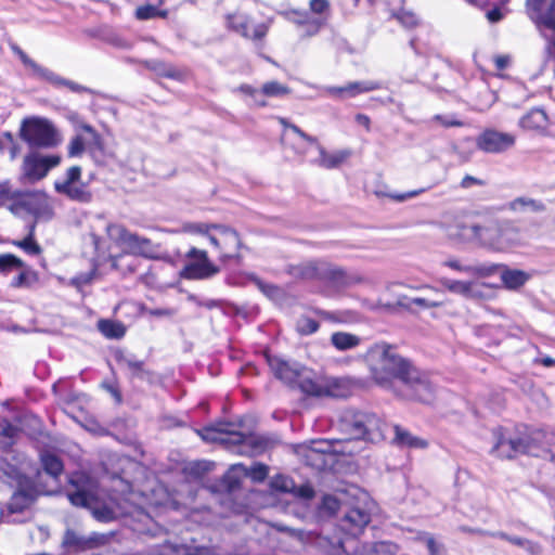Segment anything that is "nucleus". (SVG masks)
<instances>
[{
	"mask_svg": "<svg viewBox=\"0 0 555 555\" xmlns=\"http://www.w3.org/2000/svg\"><path fill=\"white\" fill-rule=\"evenodd\" d=\"M486 184L487 183L485 180L473 177L470 175H466L465 177H463V179L460 182V186L465 190L470 189L473 186H485Z\"/></svg>",
	"mask_w": 555,
	"mask_h": 555,
	"instance_id": "338daca9",
	"label": "nucleus"
},
{
	"mask_svg": "<svg viewBox=\"0 0 555 555\" xmlns=\"http://www.w3.org/2000/svg\"><path fill=\"white\" fill-rule=\"evenodd\" d=\"M234 424L218 422L204 427L198 431L203 440L219 442L228 449L236 448L241 455L256 456L263 453L273 444L269 437L257 434H244L234 428Z\"/></svg>",
	"mask_w": 555,
	"mask_h": 555,
	"instance_id": "20e7f679",
	"label": "nucleus"
},
{
	"mask_svg": "<svg viewBox=\"0 0 555 555\" xmlns=\"http://www.w3.org/2000/svg\"><path fill=\"white\" fill-rule=\"evenodd\" d=\"M448 234L461 242H478L495 250H503L508 246V243L504 240V232L495 222L481 225L459 221L448 229Z\"/></svg>",
	"mask_w": 555,
	"mask_h": 555,
	"instance_id": "6e6552de",
	"label": "nucleus"
},
{
	"mask_svg": "<svg viewBox=\"0 0 555 555\" xmlns=\"http://www.w3.org/2000/svg\"><path fill=\"white\" fill-rule=\"evenodd\" d=\"M509 208L514 211H542L544 205L535 199L529 197H517L509 203Z\"/></svg>",
	"mask_w": 555,
	"mask_h": 555,
	"instance_id": "f704fd0d",
	"label": "nucleus"
},
{
	"mask_svg": "<svg viewBox=\"0 0 555 555\" xmlns=\"http://www.w3.org/2000/svg\"><path fill=\"white\" fill-rule=\"evenodd\" d=\"M320 281L334 291H343L362 284L364 278L357 271H350L323 260Z\"/></svg>",
	"mask_w": 555,
	"mask_h": 555,
	"instance_id": "ddd939ff",
	"label": "nucleus"
},
{
	"mask_svg": "<svg viewBox=\"0 0 555 555\" xmlns=\"http://www.w3.org/2000/svg\"><path fill=\"white\" fill-rule=\"evenodd\" d=\"M547 125V116L541 108H533L522 116L519 120V126L522 129L538 131L545 129Z\"/></svg>",
	"mask_w": 555,
	"mask_h": 555,
	"instance_id": "c85d7f7f",
	"label": "nucleus"
},
{
	"mask_svg": "<svg viewBox=\"0 0 555 555\" xmlns=\"http://www.w3.org/2000/svg\"><path fill=\"white\" fill-rule=\"evenodd\" d=\"M179 555H216V552L208 546L185 545L179 551Z\"/></svg>",
	"mask_w": 555,
	"mask_h": 555,
	"instance_id": "13d9d810",
	"label": "nucleus"
},
{
	"mask_svg": "<svg viewBox=\"0 0 555 555\" xmlns=\"http://www.w3.org/2000/svg\"><path fill=\"white\" fill-rule=\"evenodd\" d=\"M382 88L379 81L365 80V81H352L349 82L350 98H354L358 94L371 92Z\"/></svg>",
	"mask_w": 555,
	"mask_h": 555,
	"instance_id": "ea45409f",
	"label": "nucleus"
},
{
	"mask_svg": "<svg viewBox=\"0 0 555 555\" xmlns=\"http://www.w3.org/2000/svg\"><path fill=\"white\" fill-rule=\"evenodd\" d=\"M322 90L325 94H328L336 99L344 100V99L350 98L349 82L341 87H334V86L323 87Z\"/></svg>",
	"mask_w": 555,
	"mask_h": 555,
	"instance_id": "6e6d98bb",
	"label": "nucleus"
},
{
	"mask_svg": "<svg viewBox=\"0 0 555 555\" xmlns=\"http://www.w3.org/2000/svg\"><path fill=\"white\" fill-rule=\"evenodd\" d=\"M332 345L339 351L353 349L360 345L361 338L346 332H335L331 336Z\"/></svg>",
	"mask_w": 555,
	"mask_h": 555,
	"instance_id": "7c9ffc66",
	"label": "nucleus"
},
{
	"mask_svg": "<svg viewBox=\"0 0 555 555\" xmlns=\"http://www.w3.org/2000/svg\"><path fill=\"white\" fill-rule=\"evenodd\" d=\"M86 147V141L80 134L75 135L68 144V156H80Z\"/></svg>",
	"mask_w": 555,
	"mask_h": 555,
	"instance_id": "4d7b16f0",
	"label": "nucleus"
},
{
	"mask_svg": "<svg viewBox=\"0 0 555 555\" xmlns=\"http://www.w3.org/2000/svg\"><path fill=\"white\" fill-rule=\"evenodd\" d=\"M319 322L309 317L302 315L296 322V331L300 335H310L319 330Z\"/></svg>",
	"mask_w": 555,
	"mask_h": 555,
	"instance_id": "a18cd8bd",
	"label": "nucleus"
},
{
	"mask_svg": "<svg viewBox=\"0 0 555 555\" xmlns=\"http://www.w3.org/2000/svg\"><path fill=\"white\" fill-rule=\"evenodd\" d=\"M337 426L344 435V439H362L372 443L383 441L388 429V425L377 415L354 410L343 411L339 414Z\"/></svg>",
	"mask_w": 555,
	"mask_h": 555,
	"instance_id": "0eeeda50",
	"label": "nucleus"
},
{
	"mask_svg": "<svg viewBox=\"0 0 555 555\" xmlns=\"http://www.w3.org/2000/svg\"><path fill=\"white\" fill-rule=\"evenodd\" d=\"M268 364L274 376L291 387H299L302 392L315 397L341 398L347 396L346 383L332 378L320 384L311 378V373L295 361L278 356H267Z\"/></svg>",
	"mask_w": 555,
	"mask_h": 555,
	"instance_id": "7ed1b4c3",
	"label": "nucleus"
},
{
	"mask_svg": "<svg viewBox=\"0 0 555 555\" xmlns=\"http://www.w3.org/2000/svg\"><path fill=\"white\" fill-rule=\"evenodd\" d=\"M270 485L273 490L285 492V493H292V490L295 489L294 480L284 475L274 476L272 478Z\"/></svg>",
	"mask_w": 555,
	"mask_h": 555,
	"instance_id": "49530a36",
	"label": "nucleus"
},
{
	"mask_svg": "<svg viewBox=\"0 0 555 555\" xmlns=\"http://www.w3.org/2000/svg\"><path fill=\"white\" fill-rule=\"evenodd\" d=\"M67 498L75 506L92 509V514L98 520L108 521L113 517L112 511L106 507L101 509L94 508V495L83 489H77L74 492H68Z\"/></svg>",
	"mask_w": 555,
	"mask_h": 555,
	"instance_id": "b1692460",
	"label": "nucleus"
},
{
	"mask_svg": "<svg viewBox=\"0 0 555 555\" xmlns=\"http://www.w3.org/2000/svg\"><path fill=\"white\" fill-rule=\"evenodd\" d=\"M17 429L9 422L4 421L0 423V449L7 450L11 448L15 442Z\"/></svg>",
	"mask_w": 555,
	"mask_h": 555,
	"instance_id": "e433bc0d",
	"label": "nucleus"
},
{
	"mask_svg": "<svg viewBox=\"0 0 555 555\" xmlns=\"http://www.w3.org/2000/svg\"><path fill=\"white\" fill-rule=\"evenodd\" d=\"M280 122L284 127V131L282 133V143L287 146L289 141L288 130L292 131L294 134H296L301 141L307 142L311 145H315L320 153V157L314 162L317 165L326 168L332 169L338 167L348 156V153L346 152H338L335 154H328L325 149L319 144L317 138L311 137L304 132L299 127L296 125H293L288 122L285 118H280Z\"/></svg>",
	"mask_w": 555,
	"mask_h": 555,
	"instance_id": "9b49d317",
	"label": "nucleus"
},
{
	"mask_svg": "<svg viewBox=\"0 0 555 555\" xmlns=\"http://www.w3.org/2000/svg\"><path fill=\"white\" fill-rule=\"evenodd\" d=\"M34 225L31 227L30 233L23 240L14 241L13 244L20 248H22L26 254L28 255H39L41 253V247L39 244L34 240Z\"/></svg>",
	"mask_w": 555,
	"mask_h": 555,
	"instance_id": "37998d69",
	"label": "nucleus"
},
{
	"mask_svg": "<svg viewBox=\"0 0 555 555\" xmlns=\"http://www.w3.org/2000/svg\"><path fill=\"white\" fill-rule=\"evenodd\" d=\"M16 55H18L20 60L26 67H28L33 70L34 75L37 78L43 79V80L50 82L51 85H53L54 87H57V88L66 87L70 91L76 92V93L91 92V90L88 87H85L75 81L65 79V78L59 76L57 74H55L54 72L50 70L49 68L39 65L37 62L31 60L23 50H18V53Z\"/></svg>",
	"mask_w": 555,
	"mask_h": 555,
	"instance_id": "6ab92c4d",
	"label": "nucleus"
},
{
	"mask_svg": "<svg viewBox=\"0 0 555 555\" xmlns=\"http://www.w3.org/2000/svg\"><path fill=\"white\" fill-rule=\"evenodd\" d=\"M366 360L375 382L382 386L399 384L402 398L430 403L435 389L427 375L402 358L393 347L377 344L369 349Z\"/></svg>",
	"mask_w": 555,
	"mask_h": 555,
	"instance_id": "f03ea898",
	"label": "nucleus"
},
{
	"mask_svg": "<svg viewBox=\"0 0 555 555\" xmlns=\"http://www.w3.org/2000/svg\"><path fill=\"white\" fill-rule=\"evenodd\" d=\"M435 120L439 121L444 127H461L463 122L456 119L452 115H436L434 117Z\"/></svg>",
	"mask_w": 555,
	"mask_h": 555,
	"instance_id": "774afa93",
	"label": "nucleus"
},
{
	"mask_svg": "<svg viewBox=\"0 0 555 555\" xmlns=\"http://www.w3.org/2000/svg\"><path fill=\"white\" fill-rule=\"evenodd\" d=\"M40 459L43 469L48 475L57 478L63 473V463L55 454L44 452L41 454Z\"/></svg>",
	"mask_w": 555,
	"mask_h": 555,
	"instance_id": "473e14b6",
	"label": "nucleus"
},
{
	"mask_svg": "<svg viewBox=\"0 0 555 555\" xmlns=\"http://www.w3.org/2000/svg\"><path fill=\"white\" fill-rule=\"evenodd\" d=\"M485 284H480L478 282L472 281L469 285V292L467 294V298L469 299H483L486 298V294L483 292Z\"/></svg>",
	"mask_w": 555,
	"mask_h": 555,
	"instance_id": "69168bd1",
	"label": "nucleus"
},
{
	"mask_svg": "<svg viewBox=\"0 0 555 555\" xmlns=\"http://www.w3.org/2000/svg\"><path fill=\"white\" fill-rule=\"evenodd\" d=\"M526 12L539 28L555 33V0H526Z\"/></svg>",
	"mask_w": 555,
	"mask_h": 555,
	"instance_id": "412c9836",
	"label": "nucleus"
},
{
	"mask_svg": "<svg viewBox=\"0 0 555 555\" xmlns=\"http://www.w3.org/2000/svg\"><path fill=\"white\" fill-rule=\"evenodd\" d=\"M135 16L139 20H151L155 17H166L167 12L166 11H159L156 7L146 4L139 7L135 11Z\"/></svg>",
	"mask_w": 555,
	"mask_h": 555,
	"instance_id": "8fccbe9b",
	"label": "nucleus"
},
{
	"mask_svg": "<svg viewBox=\"0 0 555 555\" xmlns=\"http://www.w3.org/2000/svg\"><path fill=\"white\" fill-rule=\"evenodd\" d=\"M292 494L302 500H310L314 496V490L310 485L297 486L295 483V489L292 490Z\"/></svg>",
	"mask_w": 555,
	"mask_h": 555,
	"instance_id": "680f3d73",
	"label": "nucleus"
},
{
	"mask_svg": "<svg viewBox=\"0 0 555 555\" xmlns=\"http://www.w3.org/2000/svg\"><path fill=\"white\" fill-rule=\"evenodd\" d=\"M16 55H18L20 60L26 67H28L33 70L34 75L37 78L43 79V80L50 82L51 85H53L54 87H57V88L66 87L70 91L76 92V93L91 92V90L88 87H85L75 81L65 79V78L59 76L57 74H55L54 72L50 70L49 68L39 65L37 62L31 60L23 50H18V53Z\"/></svg>",
	"mask_w": 555,
	"mask_h": 555,
	"instance_id": "a211bd4d",
	"label": "nucleus"
},
{
	"mask_svg": "<svg viewBox=\"0 0 555 555\" xmlns=\"http://www.w3.org/2000/svg\"><path fill=\"white\" fill-rule=\"evenodd\" d=\"M245 466L242 464L233 465L223 476L222 482L225 489L231 492L240 487L241 483V475H243V470Z\"/></svg>",
	"mask_w": 555,
	"mask_h": 555,
	"instance_id": "c9c22d12",
	"label": "nucleus"
},
{
	"mask_svg": "<svg viewBox=\"0 0 555 555\" xmlns=\"http://www.w3.org/2000/svg\"><path fill=\"white\" fill-rule=\"evenodd\" d=\"M348 495L352 501L346 502L347 509L340 520L339 530L333 535L320 534L317 539L318 546L328 555H397L399 547L391 541L369 542L358 547L357 535L370 522L374 503L359 488L349 489Z\"/></svg>",
	"mask_w": 555,
	"mask_h": 555,
	"instance_id": "f257e3e1",
	"label": "nucleus"
},
{
	"mask_svg": "<svg viewBox=\"0 0 555 555\" xmlns=\"http://www.w3.org/2000/svg\"><path fill=\"white\" fill-rule=\"evenodd\" d=\"M500 263H477L469 264L468 274L476 278H489L500 272Z\"/></svg>",
	"mask_w": 555,
	"mask_h": 555,
	"instance_id": "4c0bfd02",
	"label": "nucleus"
},
{
	"mask_svg": "<svg viewBox=\"0 0 555 555\" xmlns=\"http://www.w3.org/2000/svg\"><path fill=\"white\" fill-rule=\"evenodd\" d=\"M500 278L503 286L508 291H517L522 287L531 278V275L519 269H509L502 264L500 269Z\"/></svg>",
	"mask_w": 555,
	"mask_h": 555,
	"instance_id": "cd10ccee",
	"label": "nucleus"
},
{
	"mask_svg": "<svg viewBox=\"0 0 555 555\" xmlns=\"http://www.w3.org/2000/svg\"><path fill=\"white\" fill-rule=\"evenodd\" d=\"M323 264V259L319 260H309L301 262L299 264H294L288 267V273L299 280H318L321 279V267Z\"/></svg>",
	"mask_w": 555,
	"mask_h": 555,
	"instance_id": "bb28decb",
	"label": "nucleus"
},
{
	"mask_svg": "<svg viewBox=\"0 0 555 555\" xmlns=\"http://www.w3.org/2000/svg\"><path fill=\"white\" fill-rule=\"evenodd\" d=\"M410 304L411 305H416L418 307H422L424 309H429V308H438V307H442L446 305V300L444 299H434V298H430V297H414V298H411L410 299Z\"/></svg>",
	"mask_w": 555,
	"mask_h": 555,
	"instance_id": "603ef678",
	"label": "nucleus"
},
{
	"mask_svg": "<svg viewBox=\"0 0 555 555\" xmlns=\"http://www.w3.org/2000/svg\"><path fill=\"white\" fill-rule=\"evenodd\" d=\"M14 198V192L9 180H0V204Z\"/></svg>",
	"mask_w": 555,
	"mask_h": 555,
	"instance_id": "e2e57ef3",
	"label": "nucleus"
},
{
	"mask_svg": "<svg viewBox=\"0 0 555 555\" xmlns=\"http://www.w3.org/2000/svg\"><path fill=\"white\" fill-rule=\"evenodd\" d=\"M511 543L522 547L530 555H541L543 551L540 543L520 537H513Z\"/></svg>",
	"mask_w": 555,
	"mask_h": 555,
	"instance_id": "c03bdc74",
	"label": "nucleus"
},
{
	"mask_svg": "<svg viewBox=\"0 0 555 555\" xmlns=\"http://www.w3.org/2000/svg\"><path fill=\"white\" fill-rule=\"evenodd\" d=\"M472 281H459L451 279H441V285L453 294H457L467 298L469 285Z\"/></svg>",
	"mask_w": 555,
	"mask_h": 555,
	"instance_id": "a19ab883",
	"label": "nucleus"
},
{
	"mask_svg": "<svg viewBox=\"0 0 555 555\" xmlns=\"http://www.w3.org/2000/svg\"><path fill=\"white\" fill-rule=\"evenodd\" d=\"M21 137L31 147L50 149L59 145L61 142L55 127L49 120L37 117L23 121Z\"/></svg>",
	"mask_w": 555,
	"mask_h": 555,
	"instance_id": "9d476101",
	"label": "nucleus"
},
{
	"mask_svg": "<svg viewBox=\"0 0 555 555\" xmlns=\"http://www.w3.org/2000/svg\"><path fill=\"white\" fill-rule=\"evenodd\" d=\"M96 268H93L89 272L79 273L76 276H74L70 280V285L75 286L76 288L80 289L83 286L90 284L95 275Z\"/></svg>",
	"mask_w": 555,
	"mask_h": 555,
	"instance_id": "5fc2aeb1",
	"label": "nucleus"
},
{
	"mask_svg": "<svg viewBox=\"0 0 555 555\" xmlns=\"http://www.w3.org/2000/svg\"><path fill=\"white\" fill-rule=\"evenodd\" d=\"M24 267V261L13 254H0V273L9 274Z\"/></svg>",
	"mask_w": 555,
	"mask_h": 555,
	"instance_id": "58836bf2",
	"label": "nucleus"
},
{
	"mask_svg": "<svg viewBox=\"0 0 555 555\" xmlns=\"http://www.w3.org/2000/svg\"><path fill=\"white\" fill-rule=\"evenodd\" d=\"M5 467L0 468V478L7 476L9 479L17 482L20 487L24 485L25 476L23 473L26 457L24 454L18 453L8 455L3 459ZM34 501L33 491L29 489L20 488L15 491L10 500L9 508L12 513H18L27 508Z\"/></svg>",
	"mask_w": 555,
	"mask_h": 555,
	"instance_id": "1a4fd4ad",
	"label": "nucleus"
},
{
	"mask_svg": "<svg viewBox=\"0 0 555 555\" xmlns=\"http://www.w3.org/2000/svg\"><path fill=\"white\" fill-rule=\"evenodd\" d=\"M397 20L406 28L417 25L418 18L413 12L401 11L397 14Z\"/></svg>",
	"mask_w": 555,
	"mask_h": 555,
	"instance_id": "052dcab7",
	"label": "nucleus"
},
{
	"mask_svg": "<svg viewBox=\"0 0 555 555\" xmlns=\"http://www.w3.org/2000/svg\"><path fill=\"white\" fill-rule=\"evenodd\" d=\"M254 282L257 287L270 299H276L282 295L281 288L273 284L264 283L258 278H255Z\"/></svg>",
	"mask_w": 555,
	"mask_h": 555,
	"instance_id": "864d4df0",
	"label": "nucleus"
},
{
	"mask_svg": "<svg viewBox=\"0 0 555 555\" xmlns=\"http://www.w3.org/2000/svg\"><path fill=\"white\" fill-rule=\"evenodd\" d=\"M273 20L269 18L264 23L256 24L251 29L249 28L250 17L247 14L235 12L228 14L225 17V24L228 29L241 35L246 39L261 40L263 39Z\"/></svg>",
	"mask_w": 555,
	"mask_h": 555,
	"instance_id": "dca6fc26",
	"label": "nucleus"
},
{
	"mask_svg": "<svg viewBox=\"0 0 555 555\" xmlns=\"http://www.w3.org/2000/svg\"><path fill=\"white\" fill-rule=\"evenodd\" d=\"M216 223L189 222L182 225V231L186 233L206 235L209 238V234L212 233V227Z\"/></svg>",
	"mask_w": 555,
	"mask_h": 555,
	"instance_id": "09e8293b",
	"label": "nucleus"
},
{
	"mask_svg": "<svg viewBox=\"0 0 555 555\" xmlns=\"http://www.w3.org/2000/svg\"><path fill=\"white\" fill-rule=\"evenodd\" d=\"M516 138L508 132L488 128L476 138V147L488 154H501L515 145Z\"/></svg>",
	"mask_w": 555,
	"mask_h": 555,
	"instance_id": "aec40b11",
	"label": "nucleus"
},
{
	"mask_svg": "<svg viewBox=\"0 0 555 555\" xmlns=\"http://www.w3.org/2000/svg\"><path fill=\"white\" fill-rule=\"evenodd\" d=\"M388 430L393 431L391 443L398 448L425 449L428 446L426 440L412 435L409 430L400 427L399 425H395L392 427L388 426L387 431Z\"/></svg>",
	"mask_w": 555,
	"mask_h": 555,
	"instance_id": "393cba45",
	"label": "nucleus"
},
{
	"mask_svg": "<svg viewBox=\"0 0 555 555\" xmlns=\"http://www.w3.org/2000/svg\"><path fill=\"white\" fill-rule=\"evenodd\" d=\"M209 242L219 250L220 260L225 261L238 257L242 241L234 229L216 223L212 227V233L209 234Z\"/></svg>",
	"mask_w": 555,
	"mask_h": 555,
	"instance_id": "4468645a",
	"label": "nucleus"
},
{
	"mask_svg": "<svg viewBox=\"0 0 555 555\" xmlns=\"http://www.w3.org/2000/svg\"><path fill=\"white\" fill-rule=\"evenodd\" d=\"M60 162L61 157L57 155L28 154L23 162V175L29 181H38L46 177L48 171L57 166Z\"/></svg>",
	"mask_w": 555,
	"mask_h": 555,
	"instance_id": "4be33fe9",
	"label": "nucleus"
},
{
	"mask_svg": "<svg viewBox=\"0 0 555 555\" xmlns=\"http://www.w3.org/2000/svg\"><path fill=\"white\" fill-rule=\"evenodd\" d=\"M339 508V500L333 495H324L319 507L320 515L323 516H332Z\"/></svg>",
	"mask_w": 555,
	"mask_h": 555,
	"instance_id": "de8ad7c7",
	"label": "nucleus"
},
{
	"mask_svg": "<svg viewBox=\"0 0 555 555\" xmlns=\"http://www.w3.org/2000/svg\"><path fill=\"white\" fill-rule=\"evenodd\" d=\"M280 15L285 17L287 21L295 23V24H306L307 23V13L306 12H299L297 10H289V11H280Z\"/></svg>",
	"mask_w": 555,
	"mask_h": 555,
	"instance_id": "bf43d9fd",
	"label": "nucleus"
},
{
	"mask_svg": "<svg viewBox=\"0 0 555 555\" xmlns=\"http://www.w3.org/2000/svg\"><path fill=\"white\" fill-rule=\"evenodd\" d=\"M81 168L79 166L70 167L62 180L54 183L57 193L66 195L72 201L79 203H89L92 195L88 188L80 183Z\"/></svg>",
	"mask_w": 555,
	"mask_h": 555,
	"instance_id": "2eb2a0df",
	"label": "nucleus"
},
{
	"mask_svg": "<svg viewBox=\"0 0 555 555\" xmlns=\"http://www.w3.org/2000/svg\"><path fill=\"white\" fill-rule=\"evenodd\" d=\"M425 543L429 555H444V546L438 543L431 535L426 537Z\"/></svg>",
	"mask_w": 555,
	"mask_h": 555,
	"instance_id": "0e129e2a",
	"label": "nucleus"
},
{
	"mask_svg": "<svg viewBox=\"0 0 555 555\" xmlns=\"http://www.w3.org/2000/svg\"><path fill=\"white\" fill-rule=\"evenodd\" d=\"M20 273L12 279L10 286L13 288H31L39 280L38 273L24 263Z\"/></svg>",
	"mask_w": 555,
	"mask_h": 555,
	"instance_id": "c756f323",
	"label": "nucleus"
},
{
	"mask_svg": "<svg viewBox=\"0 0 555 555\" xmlns=\"http://www.w3.org/2000/svg\"><path fill=\"white\" fill-rule=\"evenodd\" d=\"M115 358L119 366L129 372L131 378H137L150 385H155L159 382L158 375L145 369L144 362L138 360L134 356L117 352Z\"/></svg>",
	"mask_w": 555,
	"mask_h": 555,
	"instance_id": "5701e85b",
	"label": "nucleus"
},
{
	"mask_svg": "<svg viewBox=\"0 0 555 555\" xmlns=\"http://www.w3.org/2000/svg\"><path fill=\"white\" fill-rule=\"evenodd\" d=\"M493 437L495 441L491 453L501 459H514L520 454L540 456L545 450L547 433L525 427L514 434L498 429L493 431Z\"/></svg>",
	"mask_w": 555,
	"mask_h": 555,
	"instance_id": "39448f33",
	"label": "nucleus"
},
{
	"mask_svg": "<svg viewBox=\"0 0 555 555\" xmlns=\"http://www.w3.org/2000/svg\"><path fill=\"white\" fill-rule=\"evenodd\" d=\"M96 223L90 232V237L96 251L102 249V238L94 232V229L102 227L108 238L122 248L124 254L144 258H154L156 256L158 246L150 238L129 231L122 224L106 222L101 217L96 219Z\"/></svg>",
	"mask_w": 555,
	"mask_h": 555,
	"instance_id": "423d86ee",
	"label": "nucleus"
},
{
	"mask_svg": "<svg viewBox=\"0 0 555 555\" xmlns=\"http://www.w3.org/2000/svg\"><path fill=\"white\" fill-rule=\"evenodd\" d=\"M185 257L189 262L185 263L180 272V276L186 280H207L219 273L220 269L209 259L206 250L192 247Z\"/></svg>",
	"mask_w": 555,
	"mask_h": 555,
	"instance_id": "f8f14e48",
	"label": "nucleus"
},
{
	"mask_svg": "<svg viewBox=\"0 0 555 555\" xmlns=\"http://www.w3.org/2000/svg\"><path fill=\"white\" fill-rule=\"evenodd\" d=\"M100 537L96 533L86 538L79 535L74 530H66L62 545L69 552H81L92 548L98 544Z\"/></svg>",
	"mask_w": 555,
	"mask_h": 555,
	"instance_id": "a878e982",
	"label": "nucleus"
},
{
	"mask_svg": "<svg viewBox=\"0 0 555 555\" xmlns=\"http://www.w3.org/2000/svg\"><path fill=\"white\" fill-rule=\"evenodd\" d=\"M309 9L311 13L319 15L320 17L314 22V30L310 35L315 34L321 26H323L330 14L331 4L328 0H310Z\"/></svg>",
	"mask_w": 555,
	"mask_h": 555,
	"instance_id": "2f4dec72",
	"label": "nucleus"
},
{
	"mask_svg": "<svg viewBox=\"0 0 555 555\" xmlns=\"http://www.w3.org/2000/svg\"><path fill=\"white\" fill-rule=\"evenodd\" d=\"M243 475L250 477L256 482H261L268 476V467L263 464H256L249 469L245 467Z\"/></svg>",
	"mask_w": 555,
	"mask_h": 555,
	"instance_id": "3c124183",
	"label": "nucleus"
},
{
	"mask_svg": "<svg viewBox=\"0 0 555 555\" xmlns=\"http://www.w3.org/2000/svg\"><path fill=\"white\" fill-rule=\"evenodd\" d=\"M98 328L107 338L118 339L126 333V328L121 323L112 320H100Z\"/></svg>",
	"mask_w": 555,
	"mask_h": 555,
	"instance_id": "72a5a7b5",
	"label": "nucleus"
},
{
	"mask_svg": "<svg viewBox=\"0 0 555 555\" xmlns=\"http://www.w3.org/2000/svg\"><path fill=\"white\" fill-rule=\"evenodd\" d=\"M16 55H18L20 60L26 67H28L33 70L34 75L37 78L43 79V80L50 82L51 85H53L54 87H57V88L66 87L70 91L76 92V93L91 92V90L88 87H85L75 81L65 79V78L59 76L57 74H55L54 72L50 70L49 68L39 65L37 62L31 60L23 50H18V53Z\"/></svg>",
	"mask_w": 555,
	"mask_h": 555,
	"instance_id": "f3484780",
	"label": "nucleus"
},
{
	"mask_svg": "<svg viewBox=\"0 0 555 555\" xmlns=\"http://www.w3.org/2000/svg\"><path fill=\"white\" fill-rule=\"evenodd\" d=\"M291 89L278 81H268L261 88V93L269 98H280L289 94Z\"/></svg>",
	"mask_w": 555,
	"mask_h": 555,
	"instance_id": "79ce46f5",
	"label": "nucleus"
}]
</instances>
